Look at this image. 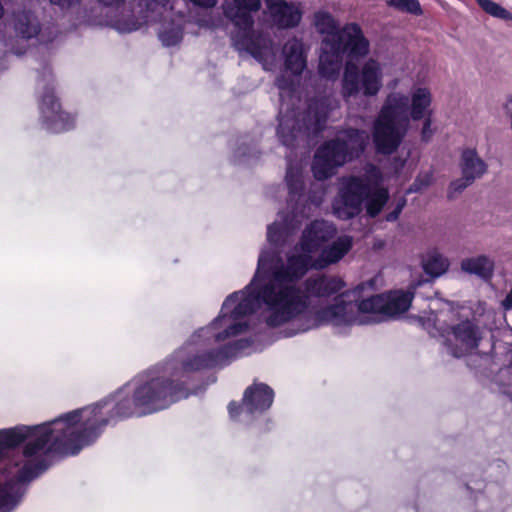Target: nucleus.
Here are the masks:
<instances>
[{
    "label": "nucleus",
    "instance_id": "4c0bfd02",
    "mask_svg": "<svg viewBox=\"0 0 512 512\" xmlns=\"http://www.w3.org/2000/svg\"><path fill=\"white\" fill-rule=\"evenodd\" d=\"M234 410H235V407H234L232 404H230V405H229V412H230L231 414H233V413H234Z\"/></svg>",
    "mask_w": 512,
    "mask_h": 512
},
{
    "label": "nucleus",
    "instance_id": "7ed1b4c3",
    "mask_svg": "<svg viewBox=\"0 0 512 512\" xmlns=\"http://www.w3.org/2000/svg\"><path fill=\"white\" fill-rule=\"evenodd\" d=\"M373 283L374 280L344 291L331 305L314 311L312 326L364 324L370 320L396 317L410 308L414 298L412 291L394 290L360 300L361 292L366 286L373 288Z\"/></svg>",
    "mask_w": 512,
    "mask_h": 512
},
{
    "label": "nucleus",
    "instance_id": "aec40b11",
    "mask_svg": "<svg viewBox=\"0 0 512 512\" xmlns=\"http://www.w3.org/2000/svg\"><path fill=\"white\" fill-rule=\"evenodd\" d=\"M386 3L388 6L402 12L414 15L422 14V9L418 0H386Z\"/></svg>",
    "mask_w": 512,
    "mask_h": 512
},
{
    "label": "nucleus",
    "instance_id": "1a4fd4ad",
    "mask_svg": "<svg viewBox=\"0 0 512 512\" xmlns=\"http://www.w3.org/2000/svg\"><path fill=\"white\" fill-rule=\"evenodd\" d=\"M369 135L365 131L350 129L341 132L335 141L327 142L315 154L312 166L316 179L332 176L336 169L358 157L365 149Z\"/></svg>",
    "mask_w": 512,
    "mask_h": 512
},
{
    "label": "nucleus",
    "instance_id": "ea45409f",
    "mask_svg": "<svg viewBox=\"0 0 512 512\" xmlns=\"http://www.w3.org/2000/svg\"><path fill=\"white\" fill-rule=\"evenodd\" d=\"M278 86H279L280 89H284V84L280 80L278 81Z\"/></svg>",
    "mask_w": 512,
    "mask_h": 512
},
{
    "label": "nucleus",
    "instance_id": "a878e982",
    "mask_svg": "<svg viewBox=\"0 0 512 512\" xmlns=\"http://www.w3.org/2000/svg\"><path fill=\"white\" fill-rule=\"evenodd\" d=\"M322 106H323V103L321 102L320 104H316L315 107L310 106V108H309V114L314 113V117L316 118L317 126H320L321 121L325 120L326 114L325 113L322 114V111L321 112L319 111V108L320 107L322 108Z\"/></svg>",
    "mask_w": 512,
    "mask_h": 512
},
{
    "label": "nucleus",
    "instance_id": "c9c22d12",
    "mask_svg": "<svg viewBox=\"0 0 512 512\" xmlns=\"http://www.w3.org/2000/svg\"><path fill=\"white\" fill-rule=\"evenodd\" d=\"M293 228H295V226L292 224V222H288V221H286V222H285V225H284V227H283V229H284V230H287V231H288L289 229H293Z\"/></svg>",
    "mask_w": 512,
    "mask_h": 512
},
{
    "label": "nucleus",
    "instance_id": "39448f33",
    "mask_svg": "<svg viewBox=\"0 0 512 512\" xmlns=\"http://www.w3.org/2000/svg\"><path fill=\"white\" fill-rule=\"evenodd\" d=\"M312 24L323 37L318 67L321 77L328 80L337 78L345 52L356 58L369 53L370 43L357 23H348L340 28L338 20L321 9L313 14Z\"/></svg>",
    "mask_w": 512,
    "mask_h": 512
},
{
    "label": "nucleus",
    "instance_id": "4be33fe9",
    "mask_svg": "<svg viewBox=\"0 0 512 512\" xmlns=\"http://www.w3.org/2000/svg\"><path fill=\"white\" fill-rule=\"evenodd\" d=\"M159 37L165 46H173L181 41L182 30L180 27H175L169 31H162Z\"/></svg>",
    "mask_w": 512,
    "mask_h": 512
},
{
    "label": "nucleus",
    "instance_id": "20e7f679",
    "mask_svg": "<svg viewBox=\"0 0 512 512\" xmlns=\"http://www.w3.org/2000/svg\"><path fill=\"white\" fill-rule=\"evenodd\" d=\"M433 95L430 87L415 85L409 97L401 92L387 95L374 123L373 138L376 150L390 154L397 149L411 128V121L433 116Z\"/></svg>",
    "mask_w": 512,
    "mask_h": 512
},
{
    "label": "nucleus",
    "instance_id": "c85d7f7f",
    "mask_svg": "<svg viewBox=\"0 0 512 512\" xmlns=\"http://www.w3.org/2000/svg\"><path fill=\"white\" fill-rule=\"evenodd\" d=\"M191 3H193L196 6H199L201 8H213L217 3L218 0H189Z\"/></svg>",
    "mask_w": 512,
    "mask_h": 512
},
{
    "label": "nucleus",
    "instance_id": "473e14b6",
    "mask_svg": "<svg viewBox=\"0 0 512 512\" xmlns=\"http://www.w3.org/2000/svg\"><path fill=\"white\" fill-rule=\"evenodd\" d=\"M139 28V25H136V24H132L131 26H128V27H119V30L121 32H132V31H135Z\"/></svg>",
    "mask_w": 512,
    "mask_h": 512
},
{
    "label": "nucleus",
    "instance_id": "6ab92c4d",
    "mask_svg": "<svg viewBox=\"0 0 512 512\" xmlns=\"http://www.w3.org/2000/svg\"><path fill=\"white\" fill-rule=\"evenodd\" d=\"M478 5L492 17L512 21V13L492 0H476Z\"/></svg>",
    "mask_w": 512,
    "mask_h": 512
},
{
    "label": "nucleus",
    "instance_id": "58836bf2",
    "mask_svg": "<svg viewBox=\"0 0 512 512\" xmlns=\"http://www.w3.org/2000/svg\"><path fill=\"white\" fill-rule=\"evenodd\" d=\"M64 129H65L64 127H62V128L54 127L52 130L55 131V132H59V131H62Z\"/></svg>",
    "mask_w": 512,
    "mask_h": 512
},
{
    "label": "nucleus",
    "instance_id": "0eeeda50",
    "mask_svg": "<svg viewBox=\"0 0 512 512\" xmlns=\"http://www.w3.org/2000/svg\"><path fill=\"white\" fill-rule=\"evenodd\" d=\"M261 6V0H231L224 5L223 11L237 28L232 37L235 48L249 53L265 70H270L276 62L272 40L253 30V13L258 12Z\"/></svg>",
    "mask_w": 512,
    "mask_h": 512
},
{
    "label": "nucleus",
    "instance_id": "c756f323",
    "mask_svg": "<svg viewBox=\"0 0 512 512\" xmlns=\"http://www.w3.org/2000/svg\"><path fill=\"white\" fill-rule=\"evenodd\" d=\"M21 34L23 35V37L25 38H30L34 35H36L38 33V28L36 25H33V26H29L27 28V30H20Z\"/></svg>",
    "mask_w": 512,
    "mask_h": 512
},
{
    "label": "nucleus",
    "instance_id": "cd10ccee",
    "mask_svg": "<svg viewBox=\"0 0 512 512\" xmlns=\"http://www.w3.org/2000/svg\"><path fill=\"white\" fill-rule=\"evenodd\" d=\"M148 9L155 10L158 6L165 7L169 0H141Z\"/></svg>",
    "mask_w": 512,
    "mask_h": 512
},
{
    "label": "nucleus",
    "instance_id": "f3484780",
    "mask_svg": "<svg viewBox=\"0 0 512 512\" xmlns=\"http://www.w3.org/2000/svg\"><path fill=\"white\" fill-rule=\"evenodd\" d=\"M422 267L425 273L431 277H439L447 271L449 261L438 251L432 250L423 256Z\"/></svg>",
    "mask_w": 512,
    "mask_h": 512
},
{
    "label": "nucleus",
    "instance_id": "b1692460",
    "mask_svg": "<svg viewBox=\"0 0 512 512\" xmlns=\"http://www.w3.org/2000/svg\"><path fill=\"white\" fill-rule=\"evenodd\" d=\"M286 181L289 186L290 192L294 193L299 183V172H294V170L290 167L287 171Z\"/></svg>",
    "mask_w": 512,
    "mask_h": 512
},
{
    "label": "nucleus",
    "instance_id": "f257e3e1",
    "mask_svg": "<svg viewBox=\"0 0 512 512\" xmlns=\"http://www.w3.org/2000/svg\"><path fill=\"white\" fill-rule=\"evenodd\" d=\"M335 233L332 224L315 221L305 229L300 245L295 247L286 263L274 252H263L247 291L229 296L222 306L220 317L213 323L216 328L227 326L223 333L217 335V341L243 332L246 325L232 321L255 311L261 302L270 311L267 323L278 326L301 314L314 300L325 299L341 291L345 283L335 276L309 278L303 291L296 289V282L309 268L322 269L336 263L351 249L352 238L341 236L323 248L318 258H314L313 254Z\"/></svg>",
    "mask_w": 512,
    "mask_h": 512
},
{
    "label": "nucleus",
    "instance_id": "412c9836",
    "mask_svg": "<svg viewBox=\"0 0 512 512\" xmlns=\"http://www.w3.org/2000/svg\"><path fill=\"white\" fill-rule=\"evenodd\" d=\"M41 111L46 117H49V114L51 113L55 115V118L62 120L60 106L53 95L47 94L43 97Z\"/></svg>",
    "mask_w": 512,
    "mask_h": 512
},
{
    "label": "nucleus",
    "instance_id": "6e6552de",
    "mask_svg": "<svg viewBox=\"0 0 512 512\" xmlns=\"http://www.w3.org/2000/svg\"><path fill=\"white\" fill-rule=\"evenodd\" d=\"M132 400H125L117 405L116 415L127 417L145 415L168 407L171 403L186 397L179 385H173L172 380L164 375L158 376L149 372L138 380Z\"/></svg>",
    "mask_w": 512,
    "mask_h": 512
},
{
    "label": "nucleus",
    "instance_id": "2eb2a0df",
    "mask_svg": "<svg viewBox=\"0 0 512 512\" xmlns=\"http://www.w3.org/2000/svg\"><path fill=\"white\" fill-rule=\"evenodd\" d=\"M273 391L265 384H254L244 393L243 405L248 412L268 409L273 402Z\"/></svg>",
    "mask_w": 512,
    "mask_h": 512
},
{
    "label": "nucleus",
    "instance_id": "4468645a",
    "mask_svg": "<svg viewBox=\"0 0 512 512\" xmlns=\"http://www.w3.org/2000/svg\"><path fill=\"white\" fill-rule=\"evenodd\" d=\"M285 72L298 76L306 68L307 55L302 40L291 38L286 41L282 49Z\"/></svg>",
    "mask_w": 512,
    "mask_h": 512
},
{
    "label": "nucleus",
    "instance_id": "f704fd0d",
    "mask_svg": "<svg viewBox=\"0 0 512 512\" xmlns=\"http://www.w3.org/2000/svg\"><path fill=\"white\" fill-rule=\"evenodd\" d=\"M102 3H104L105 5H118L122 2H124V0H100Z\"/></svg>",
    "mask_w": 512,
    "mask_h": 512
},
{
    "label": "nucleus",
    "instance_id": "a211bd4d",
    "mask_svg": "<svg viewBox=\"0 0 512 512\" xmlns=\"http://www.w3.org/2000/svg\"><path fill=\"white\" fill-rule=\"evenodd\" d=\"M461 268L465 272L486 278L492 274L494 263L487 256L480 255L464 259L461 263Z\"/></svg>",
    "mask_w": 512,
    "mask_h": 512
},
{
    "label": "nucleus",
    "instance_id": "2f4dec72",
    "mask_svg": "<svg viewBox=\"0 0 512 512\" xmlns=\"http://www.w3.org/2000/svg\"><path fill=\"white\" fill-rule=\"evenodd\" d=\"M404 204H405V201H403L401 204H399L397 206V209L388 215L387 220H389V221L396 220L398 218V215L400 214Z\"/></svg>",
    "mask_w": 512,
    "mask_h": 512
},
{
    "label": "nucleus",
    "instance_id": "7c9ffc66",
    "mask_svg": "<svg viewBox=\"0 0 512 512\" xmlns=\"http://www.w3.org/2000/svg\"><path fill=\"white\" fill-rule=\"evenodd\" d=\"M502 306L505 310L512 309V289L509 291L505 299L502 301Z\"/></svg>",
    "mask_w": 512,
    "mask_h": 512
},
{
    "label": "nucleus",
    "instance_id": "ddd939ff",
    "mask_svg": "<svg viewBox=\"0 0 512 512\" xmlns=\"http://www.w3.org/2000/svg\"><path fill=\"white\" fill-rule=\"evenodd\" d=\"M265 3L269 18L277 28L290 29L300 24L303 15L300 3L285 0H265Z\"/></svg>",
    "mask_w": 512,
    "mask_h": 512
},
{
    "label": "nucleus",
    "instance_id": "bb28decb",
    "mask_svg": "<svg viewBox=\"0 0 512 512\" xmlns=\"http://www.w3.org/2000/svg\"><path fill=\"white\" fill-rule=\"evenodd\" d=\"M282 230V227H280V225L274 223L273 225H270L268 227V233H267V236H268V240L272 243H275L278 241L277 237H276V234L277 232H280Z\"/></svg>",
    "mask_w": 512,
    "mask_h": 512
},
{
    "label": "nucleus",
    "instance_id": "dca6fc26",
    "mask_svg": "<svg viewBox=\"0 0 512 512\" xmlns=\"http://www.w3.org/2000/svg\"><path fill=\"white\" fill-rule=\"evenodd\" d=\"M220 361L218 356H195L193 359L183 360L180 366L175 367L172 377L179 378L203 368L216 365Z\"/></svg>",
    "mask_w": 512,
    "mask_h": 512
},
{
    "label": "nucleus",
    "instance_id": "393cba45",
    "mask_svg": "<svg viewBox=\"0 0 512 512\" xmlns=\"http://www.w3.org/2000/svg\"><path fill=\"white\" fill-rule=\"evenodd\" d=\"M421 120L424 121L422 130H421V136L424 140H428L432 136V129H431L432 116L423 117Z\"/></svg>",
    "mask_w": 512,
    "mask_h": 512
},
{
    "label": "nucleus",
    "instance_id": "f8f14e48",
    "mask_svg": "<svg viewBox=\"0 0 512 512\" xmlns=\"http://www.w3.org/2000/svg\"><path fill=\"white\" fill-rule=\"evenodd\" d=\"M460 168L462 177L451 182L448 196L461 192L470 186L477 178H480L487 170L486 163L478 156L475 149H465L461 155Z\"/></svg>",
    "mask_w": 512,
    "mask_h": 512
},
{
    "label": "nucleus",
    "instance_id": "5701e85b",
    "mask_svg": "<svg viewBox=\"0 0 512 512\" xmlns=\"http://www.w3.org/2000/svg\"><path fill=\"white\" fill-rule=\"evenodd\" d=\"M433 177L429 173H425L420 175L416 181L414 182L413 186L410 188V191L417 192L425 187L429 186L432 183Z\"/></svg>",
    "mask_w": 512,
    "mask_h": 512
},
{
    "label": "nucleus",
    "instance_id": "e433bc0d",
    "mask_svg": "<svg viewBox=\"0 0 512 512\" xmlns=\"http://www.w3.org/2000/svg\"><path fill=\"white\" fill-rule=\"evenodd\" d=\"M234 410H235V407H234L232 404H230V405H229V412H230L231 414H233V413H234Z\"/></svg>",
    "mask_w": 512,
    "mask_h": 512
},
{
    "label": "nucleus",
    "instance_id": "f03ea898",
    "mask_svg": "<svg viewBox=\"0 0 512 512\" xmlns=\"http://www.w3.org/2000/svg\"><path fill=\"white\" fill-rule=\"evenodd\" d=\"M107 406V403L89 406L36 427L0 431V457L6 449L28 441L23 464L16 463L10 478L5 472L0 473V512L14 508L19 499V484L35 476L43 455L49 452L74 455L95 440L109 422L103 411Z\"/></svg>",
    "mask_w": 512,
    "mask_h": 512
},
{
    "label": "nucleus",
    "instance_id": "423d86ee",
    "mask_svg": "<svg viewBox=\"0 0 512 512\" xmlns=\"http://www.w3.org/2000/svg\"><path fill=\"white\" fill-rule=\"evenodd\" d=\"M383 177L375 166H369L365 177H349L342 180L333 212L340 219H349L361 210L365 200L367 213L374 217L380 213L389 198V192L382 186Z\"/></svg>",
    "mask_w": 512,
    "mask_h": 512
},
{
    "label": "nucleus",
    "instance_id": "a19ab883",
    "mask_svg": "<svg viewBox=\"0 0 512 512\" xmlns=\"http://www.w3.org/2000/svg\"><path fill=\"white\" fill-rule=\"evenodd\" d=\"M59 0H51L52 3H57Z\"/></svg>",
    "mask_w": 512,
    "mask_h": 512
},
{
    "label": "nucleus",
    "instance_id": "9d476101",
    "mask_svg": "<svg viewBox=\"0 0 512 512\" xmlns=\"http://www.w3.org/2000/svg\"><path fill=\"white\" fill-rule=\"evenodd\" d=\"M383 86L382 65L370 58L360 70L351 62L346 63L342 79V95L346 101L360 93L364 96H376Z\"/></svg>",
    "mask_w": 512,
    "mask_h": 512
},
{
    "label": "nucleus",
    "instance_id": "9b49d317",
    "mask_svg": "<svg viewBox=\"0 0 512 512\" xmlns=\"http://www.w3.org/2000/svg\"><path fill=\"white\" fill-rule=\"evenodd\" d=\"M451 324L443 328V336L446 338L450 346L454 347V355L459 357L472 349L476 348L481 339L479 328L469 320L460 321L458 312H450Z\"/></svg>",
    "mask_w": 512,
    "mask_h": 512
},
{
    "label": "nucleus",
    "instance_id": "72a5a7b5",
    "mask_svg": "<svg viewBox=\"0 0 512 512\" xmlns=\"http://www.w3.org/2000/svg\"><path fill=\"white\" fill-rule=\"evenodd\" d=\"M278 134H279V136H280L281 141L283 142V144H285V145H289V144H290V143H289V141H288V140L285 138V136H284V132H283V125H282V124H280V126H279Z\"/></svg>",
    "mask_w": 512,
    "mask_h": 512
}]
</instances>
